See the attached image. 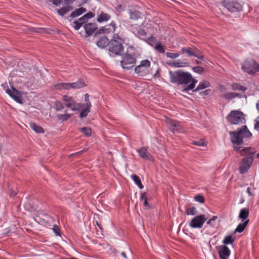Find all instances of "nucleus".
Wrapping results in <instances>:
<instances>
[{"label":"nucleus","mask_w":259,"mask_h":259,"mask_svg":"<svg viewBox=\"0 0 259 259\" xmlns=\"http://www.w3.org/2000/svg\"><path fill=\"white\" fill-rule=\"evenodd\" d=\"M169 81L172 83L179 84H188L186 88L182 90L184 93H187L188 91L192 90L195 88L197 82V80L193 78L191 73L179 70L175 72H169Z\"/></svg>","instance_id":"obj_1"},{"label":"nucleus","mask_w":259,"mask_h":259,"mask_svg":"<svg viewBox=\"0 0 259 259\" xmlns=\"http://www.w3.org/2000/svg\"><path fill=\"white\" fill-rule=\"evenodd\" d=\"M234 149L240 153L241 156H245L242 159L239 165V171L241 174L246 173L250 168L253 161V155L256 150L252 147H243L234 146Z\"/></svg>","instance_id":"obj_2"},{"label":"nucleus","mask_w":259,"mask_h":259,"mask_svg":"<svg viewBox=\"0 0 259 259\" xmlns=\"http://www.w3.org/2000/svg\"><path fill=\"white\" fill-rule=\"evenodd\" d=\"M231 142L234 146L240 147L239 145L243 143V138H249L252 136V134L248 130L246 125H243L238 132H230Z\"/></svg>","instance_id":"obj_3"},{"label":"nucleus","mask_w":259,"mask_h":259,"mask_svg":"<svg viewBox=\"0 0 259 259\" xmlns=\"http://www.w3.org/2000/svg\"><path fill=\"white\" fill-rule=\"evenodd\" d=\"M123 41L122 39L117 34H114L113 38L109 41V51L116 55L122 54L123 52Z\"/></svg>","instance_id":"obj_4"},{"label":"nucleus","mask_w":259,"mask_h":259,"mask_svg":"<svg viewBox=\"0 0 259 259\" xmlns=\"http://www.w3.org/2000/svg\"><path fill=\"white\" fill-rule=\"evenodd\" d=\"M245 115L242 112L232 110L227 116V121L232 124H239L245 122Z\"/></svg>","instance_id":"obj_5"},{"label":"nucleus","mask_w":259,"mask_h":259,"mask_svg":"<svg viewBox=\"0 0 259 259\" xmlns=\"http://www.w3.org/2000/svg\"><path fill=\"white\" fill-rule=\"evenodd\" d=\"M241 69L249 75H253L259 71V64L253 59H247L242 64Z\"/></svg>","instance_id":"obj_6"},{"label":"nucleus","mask_w":259,"mask_h":259,"mask_svg":"<svg viewBox=\"0 0 259 259\" xmlns=\"http://www.w3.org/2000/svg\"><path fill=\"white\" fill-rule=\"evenodd\" d=\"M136 62V58L133 55L126 53L123 56L120 63L123 68L129 69L135 66Z\"/></svg>","instance_id":"obj_7"},{"label":"nucleus","mask_w":259,"mask_h":259,"mask_svg":"<svg viewBox=\"0 0 259 259\" xmlns=\"http://www.w3.org/2000/svg\"><path fill=\"white\" fill-rule=\"evenodd\" d=\"M92 106L91 97L88 94H85L83 99L82 100V118L88 116L91 111Z\"/></svg>","instance_id":"obj_8"},{"label":"nucleus","mask_w":259,"mask_h":259,"mask_svg":"<svg viewBox=\"0 0 259 259\" xmlns=\"http://www.w3.org/2000/svg\"><path fill=\"white\" fill-rule=\"evenodd\" d=\"M207 218L204 214H200L194 217L189 223V226L192 228H201Z\"/></svg>","instance_id":"obj_9"},{"label":"nucleus","mask_w":259,"mask_h":259,"mask_svg":"<svg viewBox=\"0 0 259 259\" xmlns=\"http://www.w3.org/2000/svg\"><path fill=\"white\" fill-rule=\"evenodd\" d=\"M223 5L231 12L239 11L241 9V5L238 0H224Z\"/></svg>","instance_id":"obj_10"},{"label":"nucleus","mask_w":259,"mask_h":259,"mask_svg":"<svg viewBox=\"0 0 259 259\" xmlns=\"http://www.w3.org/2000/svg\"><path fill=\"white\" fill-rule=\"evenodd\" d=\"M81 87V82L78 80L75 82L72 83H60L56 85L55 87L58 90H70V89H79Z\"/></svg>","instance_id":"obj_11"},{"label":"nucleus","mask_w":259,"mask_h":259,"mask_svg":"<svg viewBox=\"0 0 259 259\" xmlns=\"http://www.w3.org/2000/svg\"><path fill=\"white\" fill-rule=\"evenodd\" d=\"M63 99L65 102L66 106L69 107L72 110H79L81 108V104L76 103L72 97L64 95Z\"/></svg>","instance_id":"obj_12"},{"label":"nucleus","mask_w":259,"mask_h":259,"mask_svg":"<svg viewBox=\"0 0 259 259\" xmlns=\"http://www.w3.org/2000/svg\"><path fill=\"white\" fill-rule=\"evenodd\" d=\"M167 122L168 124L169 130L173 133L177 134L181 132L182 126L180 122L177 120L167 119Z\"/></svg>","instance_id":"obj_13"},{"label":"nucleus","mask_w":259,"mask_h":259,"mask_svg":"<svg viewBox=\"0 0 259 259\" xmlns=\"http://www.w3.org/2000/svg\"><path fill=\"white\" fill-rule=\"evenodd\" d=\"M151 63L148 60H142L140 64L135 68V72L137 74L142 75L146 70L150 66Z\"/></svg>","instance_id":"obj_14"},{"label":"nucleus","mask_w":259,"mask_h":259,"mask_svg":"<svg viewBox=\"0 0 259 259\" xmlns=\"http://www.w3.org/2000/svg\"><path fill=\"white\" fill-rule=\"evenodd\" d=\"M116 27L115 23L112 22L110 24L100 28L98 31V33L99 34L103 33L106 34L113 33L115 32Z\"/></svg>","instance_id":"obj_15"},{"label":"nucleus","mask_w":259,"mask_h":259,"mask_svg":"<svg viewBox=\"0 0 259 259\" xmlns=\"http://www.w3.org/2000/svg\"><path fill=\"white\" fill-rule=\"evenodd\" d=\"M217 249L221 259H228L231 254L230 249L226 245H221L218 247Z\"/></svg>","instance_id":"obj_16"},{"label":"nucleus","mask_w":259,"mask_h":259,"mask_svg":"<svg viewBox=\"0 0 259 259\" xmlns=\"http://www.w3.org/2000/svg\"><path fill=\"white\" fill-rule=\"evenodd\" d=\"M7 93L17 102L19 103H22V99L20 94L16 89H14L13 91L7 90Z\"/></svg>","instance_id":"obj_17"},{"label":"nucleus","mask_w":259,"mask_h":259,"mask_svg":"<svg viewBox=\"0 0 259 259\" xmlns=\"http://www.w3.org/2000/svg\"><path fill=\"white\" fill-rule=\"evenodd\" d=\"M88 36H90L97 29V25L95 23H88L83 26Z\"/></svg>","instance_id":"obj_18"},{"label":"nucleus","mask_w":259,"mask_h":259,"mask_svg":"<svg viewBox=\"0 0 259 259\" xmlns=\"http://www.w3.org/2000/svg\"><path fill=\"white\" fill-rule=\"evenodd\" d=\"M139 156L145 159H150L151 155L146 147H143L137 150Z\"/></svg>","instance_id":"obj_19"},{"label":"nucleus","mask_w":259,"mask_h":259,"mask_svg":"<svg viewBox=\"0 0 259 259\" xmlns=\"http://www.w3.org/2000/svg\"><path fill=\"white\" fill-rule=\"evenodd\" d=\"M190 65L189 63L186 60H178L172 62L171 66L175 67H188Z\"/></svg>","instance_id":"obj_20"},{"label":"nucleus","mask_w":259,"mask_h":259,"mask_svg":"<svg viewBox=\"0 0 259 259\" xmlns=\"http://www.w3.org/2000/svg\"><path fill=\"white\" fill-rule=\"evenodd\" d=\"M109 39L106 36L101 37L97 42V45L101 48H105L107 46H109Z\"/></svg>","instance_id":"obj_21"},{"label":"nucleus","mask_w":259,"mask_h":259,"mask_svg":"<svg viewBox=\"0 0 259 259\" xmlns=\"http://www.w3.org/2000/svg\"><path fill=\"white\" fill-rule=\"evenodd\" d=\"M72 9H73L72 7L67 5L65 7H64L60 9H57V13L60 16H63L64 15H65L69 11H71Z\"/></svg>","instance_id":"obj_22"},{"label":"nucleus","mask_w":259,"mask_h":259,"mask_svg":"<svg viewBox=\"0 0 259 259\" xmlns=\"http://www.w3.org/2000/svg\"><path fill=\"white\" fill-rule=\"evenodd\" d=\"M248 222L249 220H247L244 221L243 223L239 224L237 226V228L235 229L234 233H236L242 232L244 230L247 225L248 224Z\"/></svg>","instance_id":"obj_23"},{"label":"nucleus","mask_w":259,"mask_h":259,"mask_svg":"<svg viewBox=\"0 0 259 259\" xmlns=\"http://www.w3.org/2000/svg\"><path fill=\"white\" fill-rule=\"evenodd\" d=\"M110 18V15L107 13L102 12L100 15L98 16L97 20L98 22L101 23L104 21H107Z\"/></svg>","instance_id":"obj_24"},{"label":"nucleus","mask_w":259,"mask_h":259,"mask_svg":"<svg viewBox=\"0 0 259 259\" xmlns=\"http://www.w3.org/2000/svg\"><path fill=\"white\" fill-rule=\"evenodd\" d=\"M30 127L37 133H44V129L40 126L35 124L34 122H30L29 123Z\"/></svg>","instance_id":"obj_25"},{"label":"nucleus","mask_w":259,"mask_h":259,"mask_svg":"<svg viewBox=\"0 0 259 259\" xmlns=\"http://www.w3.org/2000/svg\"><path fill=\"white\" fill-rule=\"evenodd\" d=\"M197 50L196 48H192L190 47L183 48L182 49L183 53H187L189 56H194L195 51Z\"/></svg>","instance_id":"obj_26"},{"label":"nucleus","mask_w":259,"mask_h":259,"mask_svg":"<svg viewBox=\"0 0 259 259\" xmlns=\"http://www.w3.org/2000/svg\"><path fill=\"white\" fill-rule=\"evenodd\" d=\"M210 85V83L208 81L205 80L202 81L199 83L197 88L195 90H193V92H196L201 90L204 89L206 88L209 87Z\"/></svg>","instance_id":"obj_27"},{"label":"nucleus","mask_w":259,"mask_h":259,"mask_svg":"<svg viewBox=\"0 0 259 259\" xmlns=\"http://www.w3.org/2000/svg\"><path fill=\"white\" fill-rule=\"evenodd\" d=\"M249 215V211L248 209L246 208H243L241 209L239 218L242 220L243 221L244 220H245Z\"/></svg>","instance_id":"obj_28"},{"label":"nucleus","mask_w":259,"mask_h":259,"mask_svg":"<svg viewBox=\"0 0 259 259\" xmlns=\"http://www.w3.org/2000/svg\"><path fill=\"white\" fill-rule=\"evenodd\" d=\"M95 14L91 12H90L85 15L82 16V25L83 23L87 22L90 19L93 18Z\"/></svg>","instance_id":"obj_29"},{"label":"nucleus","mask_w":259,"mask_h":259,"mask_svg":"<svg viewBox=\"0 0 259 259\" xmlns=\"http://www.w3.org/2000/svg\"><path fill=\"white\" fill-rule=\"evenodd\" d=\"M235 241V238L232 235L227 236L225 237L223 241V243L225 245L232 244Z\"/></svg>","instance_id":"obj_30"},{"label":"nucleus","mask_w":259,"mask_h":259,"mask_svg":"<svg viewBox=\"0 0 259 259\" xmlns=\"http://www.w3.org/2000/svg\"><path fill=\"white\" fill-rule=\"evenodd\" d=\"M237 97H240L241 96L239 95V94H238V93H232V92L227 93L224 95V97L227 99H231L235 98Z\"/></svg>","instance_id":"obj_31"},{"label":"nucleus","mask_w":259,"mask_h":259,"mask_svg":"<svg viewBox=\"0 0 259 259\" xmlns=\"http://www.w3.org/2000/svg\"><path fill=\"white\" fill-rule=\"evenodd\" d=\"M197 213L196 208L194 206L187 208L186 210L185 213L187 215H194Z\"/></svg>","instance_id":"obj_32"},{"label":"nucleus","mask_w":259,"mask_h":259,"mask_svg":"<svg viewBox=\"0 0 259 259\" xmlns=\"http://www.w3.org/2000/svg\"><path fill=\"white\" fill-rule=\"evenodd\" d=\"M132 179L140 189H143L144 186L142 185L140 178L137 175L132 176Z\"/></svg>","instance_id":"obj_33"},{"label":"nucleus","mask_w":259,"mask_h":259,"mask_svg":"<svg viewBox=\"0 0 259 259\" xmlns=\"http://www.w3.org/2000/svg\"><path fill=\"white\" fill-rule=\"evenodd\" d=\"M57 117L59 120L64 121L68 119L70 117V115L66 113L64 114H58L57 115Z\"/></svg>","instance_id":"obj_34"},{"label":"nucleus","mask_w":259,"mask_h":259,"mask_svg":"<svg viewBox=\"0 0 259 259\" xmlns=\"http://www.w3.org/2000/svg\"><path fill=\"white\" fill-rule=\"evenodd\" d=\"M130 18L131 19L136 20L141 17V13L137 11L134 12H130Z\"/></svg>","instance_id":"obj_35"},{"label":"nucleus","mask_w":259,"mask_h":259,"mask_svg":"<svg viewBox=\"0 0 259 259\" xmlns=\"http://www.w3.org/2000/svg\"><path fill=\"white\" fill-rule=\"evenodd\" d=\"M82 133L85 137H90L92 135V130L89 127H82Z\"/></svg>","instance_id":"obj_36"},{"label":"nucleus","mask_w":259,"mask_h":259,"mask_svg":"<svg viewBox=\"0 0 259 259\" xmlns=\"http://www.w3.org/2000/svg\"><path fill=\"white\" fill-rule=\"evenodd\" d=\"M71 25L75 30H78L81 27V18L78 21H74Z\"/></svg>","instance_id":"obj_37"},{"label":"nucleus","mask_w":259,"mask_h":259,"mask_svg":"<svg viewBox=\"0 0 259 259\" xmlns=\"http://www.w3.org/2000/svg\"><path fill=\"white\" fill-rule=\"evenodd\" d=\"M233 90H239L244 92L246 90V88L239 84H234L232 85Z\"/></svg>","instance_id":"obj_38"},{"label":"nucleus","mask_w":259,"mask_h":259,"mask_svg":"<svg viewBox=\"0 0 259 259\" xmlns=\"http://www.w3.org/2000/svg\"><path fill=\"white\" fill-rule=\"evenodd\" d=\"M64 106L61 102H60L59 101H57L55 103V109L56 110L62 111L64 109Z\"/></svg>","instance_id":"obj_39"},{"label":"nucleus","mask_w":259,"mask_h":259,"mask_svg":"<svg viewBox=\"0 0 259 259\" xmlns=\"http://www.w3.org/2000/svg\"><path fill=\"white\" fill-rule=\"evenodd\" d=\"M155 49L160 53H164V49L160 42L156 44V45L155 47Z\"/></svg>","instance_id":"obj_40"},{"label":"nucleus","mask_w":259,"mask_h":259,"mask_svg":"<svg viewBox=\"0 0 259 259\" xmlns=\"http://www.w3.org/2000/svg\"><path fill=\"white\" fill-rule=\"evenodd\" d=\"M165 55L167 57L171 58V59H176L179 56V54L176 53H169L167 52L165 54Z\"/></svg>","instance_id":"obj_41"},{"label":"nucleus","mask_w":259,"mask_h":259,"mask_svg":"<svg viewBox=\"0 0 259 259\" xmlns=\"http://www.w3.org/2000/svg\"><path fill=\"white\" fill-rule=\"evenodd\" d=\"M195 201L203 203L204 202L205 199L204 197L201 195H197L194 197Z\"/></svg>","instance_id":"obj_42"},{"label":"nucleus","mask_w":259,"mask_h":259,"mask_svg":"<svg viewBox=\"0 0 259 259\" xmlns=\"http://www.w3.org/2000/svg\"><path fill=\"white\" fill-rule=\"evenodd\" d=\"M80 15H81V8H79L77 10H76V11L73 12L71 14L70 17H71L72 18H75L77 16H79Z\"/></svg>","instance_id":"obj_43"},{"label":"nucleus","mask_w":259,"mask_h":259,"mask_svg":"<svg viewBox=\"0 0 259 259\" xmlns=\"http://www.w3.org/2000/svg\"><path fill=\"white\" fill-rule=\"evenodd\" d=\"M217 218L218 217L217 216H213L212 218H211L207 222V224L211 227H214V222H215Z\"/></svg>","instance_id":"obj_44"},{"label":"nucleus","mask_w":259,"mask_h":259,"mask_svg":"<svg viewBox=\"0 0 259 259\" xmlns=\"http://www.w3.org/2000/svg\"><path fill=\"white\" fill-rule=\"evenodd\" d=\"M193 144L196 145L200 146H205V142L202 140H200L196 141H193Z\"/></svg>","instance_id":"obj_45"},{"label":"nucleus","mask_w":259,"mask_h":259,"mask_svg":"<svg viewBox=\"0 0 259 259\" xmlns=\"http://www.w3.org/2000/svg\"><path fill=\"white\" fill-rule=\"evenodd\" d=\"M54 232L55 234L57 236H59L60 234V231L59 228L57 225H54L53 228Z\"/></svg>","instance_id":"obj_46"},{"label":"nucleus","mask_w":259,"mask_h":259,"mask_svg":"<svg viewBox=\"0 0 259 259\" xmlns=\"http://www.w3.org/2000/svg\"><path fill=\"white\" fill-rule=\"evenodd\" d=\"M193 70L197 73H201L203 71V68L201 67H195L193 68Z\"/></svg>","instance_id":"obj_47"},{"label":"nucleus","mask_w":259,"mask_h":259,"mask_svg":"<svg viewBox=\"0 0 259 259\" xmlns=\"http://www.w3.org/2000/svg\"><path fill=\"white\" fill-rule=\"evenodd\" d=\"M194 57H196L197 58H198V59H203V56L198 51V50L197 49V50L195 51V55L194 56Z\"/></svg>","instance_id":"obj_48"},{"label":"nucleus","mask_w":259,"mask_h":259,"mask_svg":"<svg viewBox=\"0 0 259 259\" xmlns=\"http://www.w3.org/2000/svg\"><path fill=\"white\" fill-rule=\"evenodd\" d=\"M138 33L141 36H145L146 34L145 31L143 29H142V28H140L138 30Z\"/></svg>","instance_id":"obj_49"},{"label":"nucleus","mask_w":259,"mask_h":259,"mask_svg":"<svg viewBox=\"0 0 259 259\" xmlns=\"http://www.w3.org/2000/svg\"><path fill=\"white\" fill-rule=\"evenodd\" d=\"M155 38L153 37H149L147 40V42L151 44V42L155 41Z\"/></svg>","instance_id":"obj_50"},{"label":"nucleus","mask_w":259,"mask_h":259,"mask_svg":"<svg viewBox=\"0 0 259 259\" xmlns=\"http://www.w3.org/2000/svg\"><path fill=\"white\" fill-rule=\"evenodd\" d=\"M141 199L144 200H147V195L145 193L142 194L141 196Z\"/></svg>","instance_id":"obj_51"},{"label":"nucleus","mask_w":259,"mask_h":259,"mask_svg":"<svg viewBox=\"0 0 259 259\" xmlns=\"http://www.w3.org/2000/svg\"><path fill=\"white\" fill-rule=\"evenodd\" d=\"M17 194V192H15L14 191L11 190L10 191V195L11 197H14Z\"/></svg>","instance_id":"obj_52"},{"label":"nucleus","mask_w":259,"mask_h":259,"mask_svg":"<svg viewBox=\"0 0 259 259\" xmlns=\"http://www.w3.org/2000/svg\"><path fill=\"white\" fill-rule=\"evenodd\" d=\"M144 205L147 208H149L150 207V206L149 205V203L148 202V200H144Z\"/></svg>","instance_id":"obj_53"},{"label":"nucleus","mask_w":259,"mask_h":259,"mask_svg":"<svg viewBox=\"0 0 259 259\" xmlns=\"http://www.w3.org/2000/svg\"><path fill=\"white\" fill-rule=\"evenodd\" d=\"M75 0H64L66 4H70L73 3Z\"/></svg>","instance_id":"obj_54"},{"label":"nucleus","mask_w":259,"mask_h":259,"mask_svg":"<svg viewBox=\"0 0 259 259\" xmlns=\"http://www.w3.org/2000/svg\"><path fill=\"white\" fill-rule=\"evenodd\" d=\"M247 193H248V194L249 195V196H252L253 194H252V193L251 192V191H250V187H248L247 188Z\"/></svg>","instance_id":"obj_55"},{"label":"nucleus","mask_w":259,"mask_h":259,"mask_svg":"<svg viewBox=\"0 0 259 259\" xmlns=\"http://www.w3.org/2000/svg\"><path fill=\"white\" fill-rule=\"evenodd\" d=\"M254 128L256 130L259 129V121H257L254 124Z\"/></svg>","instance_id":"obj_56"},{"label":"nucleus","mask_w":259,"mask_h":259,"mask_svg":"<svg viewBox=\"0 0 259 259\" xmlns=\"http://www.w3.org/2000/svg\"><path fill=\"white\" fill-rule=\"evenodd\" d=\"M121 255L125 259H127V256L126 255V254L124 252H122L121 253Z\"/></svg>","instance_id":"obj_57"},{"label":"nucleus","mask_w":259,"mask_h":259,"mask_svg":"<svg viewBox=\"0 0 259 259\" xmlns=\"http://www.w3.org/2000/svg\"><path fill=\"white\" fill-rule=\"evenodd\" d=\"M208 90H206L204 92L200 93V95H203V94L207 95L208 94Z\"/></svg>","instance_id":"obj_58"},{"label":"nucleus","mask_w":259,"mask_h":259,"mask_svg":"<svg viewBox=\"0 0 259 259\" xmlns=\"http://www.w3.org/2000/svg\"><path fill=\"white\" fill-rule=\"evenodd\" d=\"M256 107L258 111H259V101L256 104Z\"/></svg>","instance_id":"obj_59"},{"label":"nucleus","mask_w":259,"mask_h":259,"mask_svg":"<svg viewBox=\"0 0 259 259\" xmlns=\"http://www.w3.org/2000/svg\"><path fill=\"white\" fill-rule=\"evenodd\" d=\"M87 11L86 9L83 7H82V14L85 12Z\"/></svg>","instance_id":"obj_60"},{"label":"nucleus","mask_w":259,"mask_h":259,"mask_svg":"<svg viewBox=\"0 0 259 259\" xmlns=\"http://www.w3.org/2000/svg\"><path fill=\"white\" fill-rule=\"evenodd\" d=\"M89 0H82V5L84 3H87Z\"/></svg>","instance_id":"obj_61"},{"label":"nucleus","mask_w":259,"mask_h":259,"mask_svg":"<svg viewBox=\"0 0 259 259\" xmlns=\"http://www.w3.org/2000/svg\"><path fill=\"white\" fill-rule=\"evenodd\" d=\"M82 87L86 86V84H85L84 83L82 82L81 84Z\"/></svg>","instance_id":"obj_62"},{"label":"nucleus","mask_w":259,"mask_h":259,"mask_svg":"<svg viewBox=\"0 0 259 259\" xmlns=\"http://www.w3.org/2000/svg\"><path fill=\"white\" fill-rule=\"evenodd\" d=\"M256 156L258 158H259V153L257 154Z\"/></svg>","instance_id":"obj_63"},{"label":"nucleus","mask_w":259,"mask_h":259,"mask_svg":"<svg viewBox=\"0 0 259 259\" xmlns=\"http://www.w3.org/2000/svg\"><path fill=\"white\" fill-rule=\"evenodd\" d=\"M79 116L80 117H81V112H79Z\"/></svg>","instance_id":"obj_64"}]
</instances>
